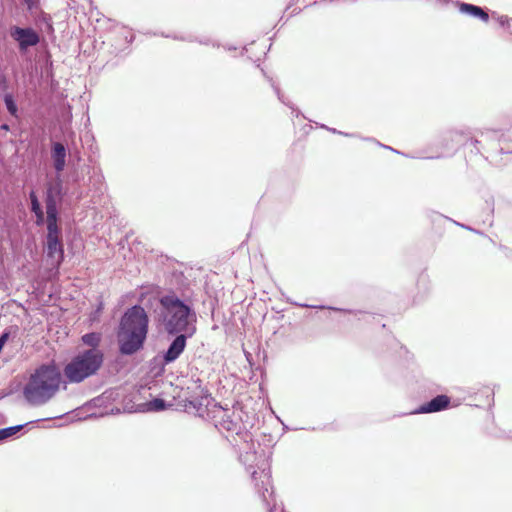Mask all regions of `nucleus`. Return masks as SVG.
Instances as JSON below:
<instances>
[{
    "label": "nucleus",
    "instance_id": "obj_1",
    "mask_svg": "<svg viewBox=\"0 0 512 512\" xmlns=\"http://www.w3.org/2000/svg\"><path fill=\"white\" fill-rule=\"evenodd\" d=\"M149 331V317L145 309L135 304L120 318L117 329L118 350L121 355L131 356L142 350Z\"/></svg>",
    "mask_w": 512,
    "mask_h": 512
},
{
    "label": "nucleus",
    "instance_id": "obj_2",
    "mask_svg": "<svg viewBox=\"0 0 512 512\" xmlns=\"http://www.w3.org/2000/svg\"><path fill=\"white\" fill-rule=\"evenodd\" d=\"M155 318L168 335L188 333L196 322V313L192 306L179 298L174 292L161 295L154 310Z\"/></svg>",
    "mask_w": 512,
    "mask_h": 512
},
{
    "label": "nucleus",
    "instance_id": "obj_3",
    "mask_svg": "<svg viewBox=\"0 0 512 512\" xmlns=\"http://www.w3.org/2000/svg\"><path fill=\"white\" fill-rule=\"evenodd\" d=\"M62 374L55 364H42L30 375L23 387V397L34 407L48 403L59 391Z\"/></svg>",
    "mask_w": 512,
    "mask_h": 512
},
{
    "label": "nucleus",
    "instance_id": "obj_4",
    "mask_svg": "<svg viewBox=\"0 0 512 512\" xmlns=\"http://www.w3.org/2000/svg\"><path fill=\"white\" fill-rule=\"evenodd\" d=\"M105 358L80 349L65 365L63 373L69 383L79 384L96 375Z\"/></svg>",
    "mask_w": 512,
    "mask_h": 512
},
{
    "label": "nucleus",
    "instance_id": "obj_5",
    "mask_svg": "<svg viewBox=\"0 0 512 512\" xmlns=\"http://www.w3.org/2000/svg\"><path fill=\"white\" fill-rule=\"evenodd\" d=\"M219 415H215V427L221 433H226L225 437L239 436L246 439L248 433L240 420V417L229 409L220 408Z\"/></svg>",
    "mask_w": 512,
    "mask_h": 512
},
{
    "label": "nucleus",
    "instance_id": "obj_6",
    "mask_svg": "<svg viewBox=\"0 0 512 512\" xmlns=\"http://www.w3.org/2000/svg\"><path fill=\"white\" fill-rule=\"evenodd\" d=\"M258 470L253 469L251 471L252 479L255 481V489L259 497L268 507L269 512H275L276 507H270L271 501L273 500V489L270 481V470L266 462H262L261 465H257Z\"/></svg>",
    "mask_w": 512,
    "mask_h": 512
},
{
    "label": "nucleus",
    "instance_id": "obj_7",
    "mask_svg": "<svg viewBox=\"0 0 512 512\" xmlns=\"http://www.w3.org/2000/svg\"><path fill=\"white\" fill-rule=\"evenodd\" d=\"M195 331L196 327H192L191 331L188 333H178L174 335V339L170 342L168 348L163 351L161 355L162 366H166L175 362L181 356L187 346L188 338L192 337ZM161 369L164 370V367Z\"/></svg>",
    "mask_w": 512,
    "mask_h": 512
},
{
    "label": "nucleus",
    "instance_id": "obj_8",
    "mask_svg": "<svg viewBox=\"0 0 512 512\" xmlns=\"http://www.w3.org/2000/svg\"><path fill=\"white\" fill-rule=\"evenodd\" d=\"M10 36L17 43L21 53H25L29 48L35 47L40 43L41 37L32 27L12 26Z\"/></svg>",
    "mask_w": 512,
    "mask_h": 512
},
{
    "label": "nucleus",
    "instance_id": "obj_9",
    "mask_svg": "<svg viewBox=\"0 0 512 512\" xmlns=\"http://www.w3.org/2000/svg\"><path fill=\"white\" fill-rule=\"evenodd\" d=\"M504 136L501 130L485 129L479 132L478 137H470V144L474 149L471 152L482 154V150L488 151L495 148L496 143H499Z\"/></svg>",
    "mask_w": 512,
    "mask_h": 512
},
{
    "label": "nucleus",
    "instance_id": "obj_10",
    "mask_svg": "<svg viewBox=\"0 0 512 512\" xmlns=\"http://www.w3.org/2000/svg\"><path fill=\"white\" fill-rule=\"evenodd\" d=\"M451 399L445 394H440L430 401L421 404L413 411V414H429L446 410L450 406Z\"/></svg>",
    "mask_w": 512,
    "mask_h": 512
},
{
    "label": "nucleus",
    "instance_id": "obj_11",
    "mask_svg": "<svg viewBox=\"0 0 512 512\" xmlns=\"http://www.w3.org/2000/svg\"><path fill=\"white\" fill-rule=\"evenodd\" d=\"M103 335L100 332H89L81 336V342L86 348L82 350L93 352L95 355L105 358L104 350L101 348Z\"/></svg>",
    "mask_w": 512,
    "mask_h": 512
},
{
    "label": "nucleus",
    "instance_id": "obj_12",
    "mask_svg": "<svg viewBox=\"0 0 512 512\" xmlns=\"http://www.w3.org/2000/svg\"><path fill=\"white\" fill-rule=\"evenodd\" d=\"M470 144V137L464 130L452 129L447 131L442 138V146L445 148H454L455 146H467Z\"/></svg>",
    "mask_w": 512,
    "mask_h": 512
},
{
    "label": "nucleus",
    "instance_id": "obj_13",
    "mask_svg": "<svg viewBox=\"0 0 512 512\" xmlns=\"http://www.w3.org/2000/svg\"><path fill=\"white\" fill-rule=\"evenodd\" d=\"M455 5L461 14L471 16V17L479 19L485 23L489 21L488 12L484 8H482L478 5L461 2L458 0L455 2Z\"/></svg>",
    "mask_w": 512,
    "mask_h": 512
},
{
    "label": "nucleus",
    "instance_id": "obj_14",
    "mask_svg": "<svg viewBox=\"0 0 512 512\" xmlns=\"http://www.w3.org/2000/svg\"><path fill=\"white\" fill-rule=\"evenodd\" d=\"M67 150L63 143L52 142L51 159L53 167L57 173H61L66 166Z\"/></svg>",
    "mask_w": 512,
    "mask_h": 512
},
{
    "label": "nucleus",
    "instance_id": "obj_15",
    "mask_svg": "<svg viewBox=\"0 0 512 512\" xmlns=\"http://www.w3.org/2000/svg\"><path fill=\"white\" fill-rule=\"evenodd\" d=\"M64 198L63 191V183L62 180L58 177L52 183H49L46 192H45V204L49 202V200L54 202L55 205H59L62 203Z\"/></svg>",
    "mask_w": 512,
    "mask_h": 512
},
{
    "label": "nucleus",
    "instance_id": "obj_16",
    "mask_svg": "<svg viewBox=\"0 0 512 512\" xmlns=\"http://www.w3.org/2000/svg\"><path fill=\"white\" fill-rule=\"evenodd\" d=\"M46 255L48 258L58 255L60 264L64 258L63 238H46Z\"/></svg>",
    "mask_w": 512,
    "mask_h": 512
},
{
    "label": "nucleus",
    "instance_id": "obj_17",
    "mask_svg": "<svg viewBox=\"0 0 512 512\" xmlns=\"http://www.w3.org/2000/svg\"><path fill=\"white\" fill-rule=\"evenodd\" d=\"M162 36L164 37H167V38H173L175 40H180V41H185V42H198L199 44L201 45H206V46H213V47H220V44L217 42V41H214L212 40L210 37H200V38H197V37H193L192 35H164L162 34Z\"/></svg>",
    "mask_w": 512,
    "mask_h": 512
},
{
    "label": "nucleus",
    "instance_id": "obj_18",
    "mask_svg": "<svg viewBox=\"0 0 512 512\" xmlns=\"http://www.w3.org/2000/svg\"><path fill=\"white\" fill-rule=\"evenodd\" d=\"M263 75L269 80V82L271 83V86L275 92V94L277 95V98L279 99V101L281 103H283L284 105L288 106L291 110H292V113L295 114L296 117H298L301 112L299 109H297L289 100H287L284 95L281 93V90L280 88L274 83V81L272 80V78L268 77L265 73V71L263 69H261Z\"/></svg>",
    "mask_w": 512,
    "mask_h": 512
},
{
    "label": "nucleus",
    "instance_id": "obj_19",
    "mask_svg": "<svg viewBox=\"0 0 512 512\" xmlns=\"http://www.w3.org/2000/svg\"><path fill=\"white\" fill-rule=\"evenodd\" d=\"M38 420H36L37 422ZM35 421H30L24 424H19L15 426L5 427L0 429V442L7 440L9 438L14 437L18 432H20L27 425L33 424Z\"/></svg>",
    "mask_w": 512,
    "mask_h": 512
},
{
    "label": "nucleus",
    "instance_id": "obj_20",
    "mask_svg": "<svg viewBox=\"0 0 512 512\" xmlns=\"http://www.w3.org/2000/svg\"><path fill=\"white\" fill-rule=\"evenodd\" d=\"M46 238H63L60 221H46Z\"/></svg>",
    "mask_w": 512,
    "mask_h": 512
},
{
    "label": "nucleus",
    "instance_id": "obj_21",
    "mask_svg": "<svg viewBox=\"0 0 512 512\" xmlns=\"http://www.w3.org/2000/svg\"><path fill=\"white\" fill-rule=\"evenodd\" d=\"M291 303L293 305H295V306L305 307V308L329 309V310H332V311L343 312V313H348V314H353V315H356L358 313V311H356V310L343 309V308H338V307H333V306L309 305V304L298 303V302H291Z\"/></svg>",
    "mask_w": 512,
    "mask_h": 512
},
{
    "label": "nucleus",
    "instance_id": "obj_22",
    "mask_svg": "<svg viewBox=\"0 0 512 512\" xmlns=\"http://www.w3.org/2000/svg\"><path fill=\"white\" fill-rule=\"evenodd\" d=\"M3 101L9 114L13 117H18V106L13 95L11 93H6L3 96Z\"/></svg>",
    "mask_w": 512,
    "mask_h": 512
},
{
    "label": "nucleus",
    "instance_id": "obj_23",
    "mask_svg": "<svg viewBox=\"0 0 512 512\" xmlns=\"http://www.w3.org/2000/svg\"><path fill=\"white\" fill-rule=\"evenodd\" d=\"M59 205H55L51 200L47 204H45L46 208V221H60L59 216Z\"/></svg>",
    "mask_w": 512,
    "mask_h": 512
},
{
    "label": "nucleus",
    "instance_id": "obj_24",
    "mask_svg": "<svg viewBox=\"0 0 512 512\" xmlns=\"http://www.w3.org/2000/svg\"><path fill=\"white\" fill-rule=\"evenodd\" d=\"M343 136L345 137H352V138H360L364 141H369V142H374L376 143L377 145H379L380 147H383L385 149H388V150H391L397 154H402L401 152H399L398 150H395L394 148L390 147V146H387V145H384V144H381L380 142H378L376 139L372 138V137H360L358 134L356 133H346V132H342Z\"/></svg>",
    "mask_w": 512,
    "mask_h": 512
},
{
    "label": "nucleus",
    "instance_id": "obj_25",
    "mask_svg": "<svg viewBox=\"0 0 512 512\" xmlns=\"http://www.w3.org/2000/svg\"><path fill=\"white\" fill-rule=\"evenodd\" d=\"M29 200H30V211L34 214L40 211H43L42 205L38 199V196L34 190L29 192Z\"/></svg>",
    "mask_w": 512,
    "mask_h": 512
},
{
    "label": "nucleus",
    "instance_id": "obj_26",
    "mask_svg": "<svg viewBox=\"0 0 512 512\" xmlns=\"http://www.w3.org/2000/svg\"><path fill=\"white\" fill-rule=\"evenodd\" d=\"M167 408V403L162 398H154L149 402V409L151 411H163Z\"/></svg>",
    "mask_w": 512,
    "mask_h": 512
},
{
    "label": "nucleus",
    "instance_id": "obj_27",
    "mask_svg": "<svg viewBox=\"0 0 512 512\" xmlns=\"http://www.w3.org/2000/svg\"><path fill=\"white\" fill-rule=\"evenodd\" d=\"M40 20L46 25V30H47L48 33H53L54 32V28H53V24H52V21H51V17L49 15L43 14Z\"/></svg>",
    "mask_w": 512,
    "mask_h": 512
},
{
    "label": "nucleus",
    "instance_id": "obj_28",
    "mask_svg": "<svg viewBox=\"0 0 512 512\" xmlns=\"http://www.w3.org/2000/svg\"><path fill=\"white\" fill-rule=\"evenodd\" d=\"M498 21L501 26H506L509 33L512 35V19H508L506 16H501L498 18Z\"/></svg>",
    "mask_w": 512,
    "mask_h": 512
},
{
    "label": "nucleus",
    "instance_id": "obj_29",
    "mask_svg": "<svg viewBox=\"0 0 512 512\" xmlns=\"http://www.w3.org/2000/svg\"><path fill=\"white\" fill-rule=\"evenodd\" d=\"M34 215H35L36 226H42V225L46 224V215H45L44 211L34 213Z\"/></svg>",
    "mask_w": 512,
    "mask_h": 512
},
{
    "label": "nucleus",
    "instance_id": "obj_30",
    "mask_svg": "<svg viewBox=\"0 0 512 512\" xmlns=\"http://www.w3.org/2000/svg\"><path fill=\"white\" fill-rule=\"evenodd\" d=\"M256 453L255 452H246L245 454L240 455V460L244 464H247L249 461H251L253 458H255Z\"/></svg>",
    "mask_w": 512,
    "mask_h": 512
},
{
    "label": "nucleus",
    "instance_id": "obj_31",
    "mask_svg": "<svg viewBox=\"0 0 512 512\" xmlns=\"http://www.w3.org/2000/svg\"><path fill=\"white\" fill-rule=\"evenodd\" d=\"M10 337V332L8 330L3 331V333L0 335V343L5 345Z\"/></svg>",
    "mask_w": 512,
    "mask_h": 512
},
{
    "label": "nucleus",
    "instance_id": "obj_32",
    "mask_svg": "<svg viewBox=\"0 0 512 512\" xmlns=\"http://www.w3.org/2000/svg\"><path fill=\"white\" fill-rule=\"evenodd\" d=\"M453 223H455L457 226H460L461 228L466 229L468 231H472L474 233L481 234V232H479L478 230H476V229H474V228H472L470 226H467L465 224H461V223H459L457 221H453Z\"/></svg>",
    "mask_w": 512,
    "mask_h": 512
},
{
    "label": "nucleus",
    "instance_id": "obj_33",
    "mask_svg": "<svg viewBox=\"0 0 512 512\" xmlns=\"http://www.w3.org/2000/svg\"><path fill=\"white\" fill-rule=\"evenodd\" d=\"M24 3L27 5V9L31 11L35 7V0H23Z\"/></svg>",
    "mask_w": 512,
    "mask_h": 512
},
{
    "label": "nucleus",
    "instance_id": "obj_34",
    "mask_svg": "<svg viewBox=\"0 0 512 512\" xmlns=\"http://www.w3.org/2000/svg\"><path fill=\"white\" fill-rule=\"evenodd\" d=\"M124 37H125V41H126L127 43H132V41L134 40V36H133V34H132V33H130V32H125Z\"/></svg>",
    "mask_w": 512,
    "mask_h": 512
},
{
    "label": "nucleus",
    "instance_id": "obj_35",
    "mask_svg": "<svg viewBox=\"0 0 512 512\" xmlns=\"http://www.w3.org/2000/svg\"><path fill=\"white\" fill-rule=\"evenodd\" d=\"M321 128L327 129L328 131H330V132H332L334 134H339V135L342 134V131H339V130H337L335 128H329V127H327L324 124L321 125Z\"/></svg>",
    "mask_w": 512,
    "mask_h": 512
},
{
    "label": "nucleus",
    "instance_id": "obj_36",
    "mask_svg": "<svg viewBox=\"0 0 512 512\" xmlns=\"http://www.w3.org/2000/svg\"><path fill=\"white\" fill-rule=\"evenodd\" d=\"M93 177H95V178H96V182H98V183L102 184L103 176H102L101 174H96V173L94 172Z\"/></svg>",
    "mask_w": 512,
    "mask_h": 512
},
{
    "label": "nucleus",
    "instance_id": "obj_37",
    "mask_svg": "<svg viewBox=\"0 0 512 512\" xmlns=\"http://www.w3.org/2000/svg\"><path fill=\"white\" fill-rule=\"evenodd\" d=\"M0 129H1V130H3V131L8 132V131H10V126H9V124H7V123H3V124L0 126Z\"/></svg>",
    "mask_w": 512,
    "mask_h": 512
},
{
    "label": "nucleus",
    "instance_id": "obj_38",
    "mask_svg": "<svg viewBox=\"0 0 512 512\" xmlns=\"http://www.w3.org/2000/svg\"><path fill=\"white\" fill-rule=\"evenodd\" d=\"M224 49L228 50V51H231V50H236V47L235 46H232V45H224L223 46Z\"/></svg>",
    "mask_w": 512,
    "mask_h": 512
},
{
    "label": "nucleus",
    "instance_id": "obj_39",
    "mask_svg": "<svg viewBox=\"0 0 512 512\" xmlns=\"http://www.w3.org/2000/svg\"><path fill=\"white\" fill-rule=\"evenodd\" d=\"M501 249H503L505 251L506 255H508L507 252L509 251V249L507 247L501 246Z\"/></svg>",
    "mask_w": 512,
    "mask_h": 512
},
{
    "label": "nucleus",
    "instance_id": "obj_40",
    "mask_svg": "<svg viewBox=\"0 0 512 512\" xmlns=\"http://www.w3.org/2000/svg\"><path fill=\"white\" fill-rule=\"evenodd\" d=\"M490 205L492 206V208H491V212H494V208H493V201L491 202V204H490Z\"/></svg>",
    "mask_w": 512,
    "mask_h": 512
},
{
    "label": "nucleus",
    "instance_id": "obj_41",
    "mask_svg": "<svg viewBox=\"0 0 512 512\" xmlns=\"http://www.w3.org/2000/svg\"><path fill=\"white\" fill-rule=\"evenodd\" d=\"M251 469H253V466L249 465L248 470H251Z\"/></svg>",
    "mask_w": 512,
    "mask_h": 512
},
{
    "label": "nucleus",
    "instance_id": "obj_42",
    "mask_svg": "<svg viewBox=\"0 0 512 512\" xmlns=\"http://www.w3.org/2000/svg\"><path fill=\"white\" fill-rule=\"evenodd\" d=\"M64 415H59V416H56L55 418H62Z\"/></svg>",
    "mask_w": 512,
    "mask_h": 512
},
{
    "label": "nucleus",
    "instance_id": "obj_43",
    "mask_svg": "<svg viewBox=\"0 0 512 512\" xmlns=\"http://www.w3.org/2000/svg\"><path fill=\"white\" fill-rule=\"evenodd\" d=\"M313 3H316V0H313Z\"/></svg>",
    "mask_w": 512,
    "mask_h": 512
}]
</instances>
